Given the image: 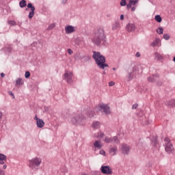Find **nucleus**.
<instances>
[{
    "instance_id": "1",
    "label": "nucleus",
    "mask_w": 175,
    "mask_h": 175,
    "mask_svg": "<svg viewBox=\"0 0 175 175\" xmlns=\"http://www.w3.org/2000/svg\"><path fill=\"white\" fill-rule=\"evenodd\" d=\"M92 42L96 46H106L107 38L105 29L103 27H98L93 31L91 38Z\"/></svg>"
},
{
    "instance_id": "2",
    "label": "nucleus",
    "mask_w": 175,
    "mask_h": 175,
    "mask_svg": "<svg viewBox=\"0 0 175 175\" xmlns=\"http://www.w3.org/2000/svg\"><path fill=\"white\" fill-rule=\"evenodd\" d=\"M92 57L100 69L109 68V64L106 63V57L101 55L100 52L94 51Z\"/></svg>"
},
{
    "instance_id": "3",
    "label": "nucleus",
    "mask_w": 175,
    "mask_h": 175,
    "mask_svg": "<svg viewBox=\"0 0 175 175\" xmlns=\"http://www.w3.org/2000/svg\"><path fill=\"white\" fill-rule=\"evenodd\" d=\"M127 81H132L133 79H136L139 76V66L134 63L130 64L126 70Z\"/></svg>"
},
{
    "instance_id": "4",
    "label": "nucleus",
    "mask_w": 175,
    "mask_h": 175,
    "mask_svg": "<svg viewBox=\"0 0 175 175\" xmlns=\"http://www.w3.org/2000/svg\"><path fill=\"white\" fill-rule=\"evenodd\" d=\"M41 163H42V159L39 157H34L28 161L27 166L31 170H39V167Z\"/></svg>"
},
{
    "instance_id": "5",
    "label": "nucleus",
    "mask_w": 175,
    "mask_h": 175,
    "mask_svg": "<svg viewBox=\"0 0 175 175\" xmlns=\"http://www.w3.org/2000/svg\"><path fill=\"white\" fill-rule=\"evenodd\" d=\"M85 120H87V118L83 115L76 114L71 118V123L72 125H79Z\"/></svg>"
},
{
    "instance_id": "6",
    "label": "nucleus",
    "mask_w": 175,
    "mask_h": 175,
    "mask_svg": "<svg viewBox=\"0 0 175 175\" xmlns=\"http://www.w3.org/2000/svg\"><path fill=\"white\" fill-rule=\"evenodd\" d=\"M165 142V150L168 154H172L174 151V147L173 144L170 142V139L169 137H165L164 139Z\"/></svg>"
},
{
    "instance_id": "7",
    "label": "nucleus",
    "mask_w": 175,
    "mask_h": 175,
    "mask_svg": "<svg viewBox=\"0 0 175 175\" xmlns=\"http://www.w3.org/2000/svg\"><path fill=\"white\" fill-rule=\"evenodd\" d=\"M73 73L72 72H65L63 77V80H66L68 84H72L73 83Z\"/></svg>"
},
{
    "instance_id": "8",
    "label": "nucleus",
    "mask_w": 175,
    "mask_h": 175,
    "mask_svg": "<svg viewBox=\"0 0 175 175\" xmlns=\"http://www.w3.org/2000/svg\"><path fill=\"white\" fill-rule=\"evenodd\" d=\"M27 8L25 9L26 11H28V9H30L31 11L29 13L28 18L31 20L35 16V6L32 3H29L27 5Z\"/></svg>"
},
{
    "instance_id": "9",
    "label": "nucleus",
    "mask_w": 175,
    "mask_h": 175,
    "mask_svg": "<svg viewBox=\"0 0 175 175\" xmlns=\"http://www.w3.org/2000/svg\"><path fill=\"white\" fill-rule=\"evenodd\" d=\"M100 170L103 174H111L113 173V170L109 165L101 166Z\"/></svg>"
},
{
    "instance_id": "10",
    "label": "nucleus",
    "mask_w": 175,
    "mask_h": 175,
    "mask_svg": "<svg viewBox=\"0 0 175 175\" xmlns=\"http://www.w3.org/2000/svg\"><path fill=\"white\" fill-rule=\"evenodd\" d=\"M100 110H103L105 114H110V107L108 105L103 104L98 105Z\"/></svg>"
},
{
    "instance_id": "11",
    "label": "nucleus",
    "mask_w": 175,
    "mask_h": 175,
    "mask_svg": "<svg viewBox=\"0 0 175 175\" xmlns=\"http://www.w3.org/2000/svg\"><path fill=\"white\" fill-rule=\"evenodd\" d=\"M127 32H133L136 29V25L134 23H129L126 26Z\"/></svg>"
},
{
    "instance_id": "12",
    "label": "nucleus",
    "mask_w": 175,
    "mask_h": 175,
    "mask_svg": "<svg viewBox=\"0 0 175 175\" xmlns=\"http://www.w3.org/2000/svg\"><path fill=\"white\" fill-rule=\"evenodd\" d=\"M130 148L126 144H123L122 146V152L124 155H128L129 154Z\"/></svg>"
},
{
    "instance_id": "13",
    "label": "nucleus",
    "mask_w": 175,
    "mask_h": 175,
    "mask_svg": "<svg viewBox=\"0 0 175 175\" xmlns=\"http://www.w3.org/2000/svg\"><path fill=\"white\" fill-rule=\"evenodd\" d=\"M75 31H76V29H75V27L72 25H68L65 27V32L67 34L73 33Z\"/></svg>"
},
{
    "instance_id": "14",
    "label": "nucleus",
    "mask_w": 175,
    "mask_h": 175,
    "mask_svg": "<svg viewBox=\"0 0 175 175\" xmlns=\"http://www.w3.org/2000/svg\"><path fill=\"white\" fill-rule=\"evenodd\" d=\"M155 77H157V79H159V74H155L148 77V81H149L150 83H154V81H157Z\"/></svg>"
},
{
    "instance_id": "15",
    "label": "nucleus",
    "mask_w": 175,
    "mask_h": 175,
    "mask_svg": "<svg viewBox=\"0 0 175 175\" xmlns=\"http://www.w3.org/2000/svg\"><path fill=\"white\" fill-rule=\"evenodd\" d=\"M117 151H118V148H117V146L109 148V150L110 155H112L113 157L117 154Z\"/></svg>"
},
{
    "instance_id": "16",
    "label": "nucleus",
    "mask_w": 175,
    "mask_h": 175,
    "mask_svg": "<svg viewBox=\"0 0 175 175\" xmlns=\"http://www.w3.org/2000/svg\"><path fill=\"white\" fill-rule=\"evenodd\" d=\"M86 116H88L89 118H92V117L95 116V111H94V109L89 108L86 113Z\"/></svg>"
},
{
    "instance_id": "17",
    "label": "nucleus",
    "mask_w": 175,
    "mask_h": 175,
    "mask_svg": "<svg viewBox=\"0 0 175 175\" xmlns=\"http://www.w3.org/2000/svg\"><path fill=\"white\" fill-rule=\"evenodd\" d=\"M151 144L152 146H153V147H157V144H158V137L153 136L151 138Z\"/></svg>"
},
{
    "instance_id": "18",
    "label": "nucleus",
    "mask_w": 175,
    "mask_h": 175,
    "mask_svg": "<svg viewBox=\"0 0 175 175\" xmlns=\"http://www.w3.org/2000/svg\"><path fill=\"white\" fill-rule=\"evenodd\" d=\"M36 125L38 128H43V126H44V121L42 119H40L36 122Z\"/></svg>"
},
{
    "instance_id": "19",
    "label": "nucleus",
    "mask_w": 175,
    "mask_h": 175,
    "mask_svg": "<svg viewBox=\"0 0 175 175\" xmlns=\"http://www.w3.org/2000/svg\"><path fill=\"white\" fill-rule=\"evenodd\" d=\"M154 55V59H157V61H162V59H163V57L162 56V55L158 53H155Z\"/></svg>"
},
{
    "instance_id": "20",
    "label": "nucleus",
    "mask_w": 175,
    "mask_h": 175,
    "mask_svg": "<svg viewBox=\"0 0 175 175\" xmlns=\"http://www.w3.org/2000/svg\"><path fill=\"white\" fill-rule=\"evenodd\" d=\"M94 146L95 148H97V150H100V148H102V144H100L99 141H95Z\"/></svg>"
},
{
    "instance_id": "21",
    "label": "nucleus",
    "mask_w": 175,
    "mask_h": 175,
    "mask_svg": "<svg viewBox=\"0 0 175 175\" xmlns=\"http://www.w3.org/2000/svg\"><path fill=\"white\" fill-rule=\"evenodd\" d=\"M159 42H161V40L159 38H156L155 41H153L151 42L150 46L151 47H155L157 44H159Z\"/></svg>"
},
{
    "instance_id": "22",
    "label": "nucleus",
    "mask_w": 175,
    "mask_h": 175,
    "mask_svg": "<svg viewBox=\"0 0 175 175\" xmlns=\"http://www.w3.org/2000/svg\"><path fill=\"white\" fill-rule=\"evenodd\" d=\"M100 125V122L98 121L94 122L92 124V128H93L94 129H98Z\"/></svg>"
},
{
    "instance_id": "23",
    "label": "nucleus",
    "mask_w": 175,
    "mask_h": 175,
    "mask_svg": "<svg viewBox=\"0 0 175 175\" xmlns=\"http://www.w3.org/2000/svg\"><path fill=\"white\" fill-rule=\"evenodd\" d=\"M19 6L20 8H25L27 6V1L25 0H22L19 2Z\"/></svg>"
},
{
    "instance_id": "24",
    "label": "nucleus",
    "mask_w": 175,
    "mask_h": 175,
    "mask_svg": "<svg viewBox=\"0 0 175 175\" xmlns=\"http://www.w3.org/2000/svg\"><path fill=\"white\" fill-rule=\"evenodd\" d=\"M23 84H24V82H23V79L18 78L16 81V85H23Z\"/></svg>"
},
{
    "instance_id": "25",
    "label": "nucleus",
    "mask_w": 175,
    "mask_h": 175,
    "mask_svg": "<svg viewBox=\"0 0 175 175\" xmlns=\"http://www.w3.org/2000/svg\"><path fill=\"white\" fill-rule=\"evenodd\" d=\"M154 20H156L157 23H162V17H161V15H156Z\"/></svg>"
},
{
    "instance_id": "26",
    "label": "nucleus",
    "mask_w": 175,
    "mask_h": 175,
    "mask_svg": "<svg viewBox=\"0 0 175 175\" xmlns=\"http://www.w3.org/2000/svg\"><path fill=\"white\" fill-rule=\"evenodd\" d=\"M118 27H120V23H118V22H116L114 24H113L112 25L113 31H116V29H117V28H118Z\"/></svg>"
},
{
    "instance_id": "27",
    "label": "nucleus",
    "mask_w": 175,
    "mask_h": 175,
    "mask_svg": "<svg viewBox=\"0 0 175 175\" xmlns=\"http://www.w3.org/2000/svg\"><path fill=\"white\" fill-rule=\"evenodd\" d=\"M8 159V157L5 155L4 154L0 153V161H5Z\"/></svg>"
},
{
    "instance_id": "28",
    "label": "nucleus",
    "mask_w": 175,
    "mask_h": 175,
    "mask_svg": "<svg viewBox=\"0 0 175 175\" xmlns=\"http://www.w3.org/2000/svg\"><path fill=\"white\" fill-rule=\"evenodd\" d=\"M112 143H116L118 144L120 143V140L118 139V137L114 136L112 137Z\"/></svg>"
},
{
    "instance_id": "29",
    "label": "nucleus",
    "mask_w": 175,
    "mask_h": 175,
    "mask_svg": "<svg viewBox=\"0 0 175 175\" xmlns=\"http://www.w3.org/2000/svg\"><path fill=\"white\" fill-rule=\"evenodd\" d=\"M8 24H9L10 25H12V27L17 25V23H16V21H12V20L8 21Z\"/></svg>"
},
{
    "instance_id": "30",
    "label": "nucleus",
    "mask_w": 175,
    "mask_h": 175,
    "mask_svg": "<svg viewBox=\"0 0 175 175\" xmlns=\"http://www.w3.org/2000/svg\"><path fill=\"white\" fill-rule=\"evenodd\" d=\"M157 32L159 33V35H162L163 33V27H159L157 29Z\"/></svg>"
},
{
    "instance_id": "31",
    "label": "nucleus",
    "mask_w": 175,
    "mask_h": 175,
    "mask_svg": "<svg viewBox=\"0 0 175 175\" xmlns=\"http://www.w3.org/2000/svg\"><path fill=\"white\" fill-rule=\"evenodd\" d=\"M105 143H113L112 137L109 138V137H105Z\"/></svg>"
},
{
    "instance_id": "32",
    "label": "nucleus",
    "mask_w": 175,
    "mask_h": 175,
    "mask_svg": "<svg viewBox=\"0 0 175 175\" xmlns=\"http://www.w3.org/2000/svg\"><path fill=\"white\" fill-rule=\"evenodd\" d=\"M169 106H172V107H175V100H171L168 103Z\"/></svg>"
},
{
    "instance_id": "33",
    "label": "nucleus",
    "mask_w": 175,
    "mask_h": 175,
    "mask_svg": "<svg viewBox=\"0 0 175 175\" xmlns=\"http://www.w3.org/2000/svg\"><path fill=\"white\" fill-rule=\"evenodd\" d=\"M25 79H29V77H31V72H29V71H26L25 73Z\"/></svg>"
},
{
    "instance_id": "34",
    "label": "nucleus",
    "mask_w": 175,
    "mask_h": 175,
    "mask_svg": "<svg viewBox=\"0 0 175 175\" xmlns=\"http://www.w3.org/2000/svg\"><path fill=\"white\" fill-rule=\"evenodd\" d=\"M55 27V24L54 23H51L48 26V29L50 31L51 29H53V28Z\"/></svg>"
},
{
    "instance_id": "35",
    "label": "nucleus",
    "mask_w": 175,
    "mask_h": 175,
    "mask_svg": "<svg viewBox=\"0 0 175 175\" xmlns=\"http://www.w3.org/2000/svg\"><path fill=\"white\" fill-rule=\"evenodd\" d=\"M129 2L131 5H135L137 2H139V0H129Z\"/></svg>"
},
{
    "instance_id": "36",
    "label": "nucleus",
    "mask_w": 175,
    "mask_h": 175,
    "mask_svg": "<svg viewBox=\"0 0 175 175\" xmlns=\"http://www.w3.org/2000/svg\"><path fill=\"white\" fill-rule=\"evenodd\" d=\"M12 50L13 49L12 48V46L5 47V51H7L8 53H12Z\"/></svg>"
},
{
    "instance_id": "37",
    "label": "nucleus",
    "mask_w": 175,
    "mask_h": 175,
    "mask_svg": "<svg viewBox=\"0 0 175 175\" xmlns=\"http://www.w3.org/2000/svg\"><path fill=\"white\" fill-rule=\"evenodd\" d=\"M120 6H126V0H121Z\"/></svg>"
},
{
    "instance_id": "38",
    "label": "nucleus",
    "mask_w": 175,
    "mask_h": 175,
    "mask_svg": "<svg viewBox=\"0 0 175 175\" xmlns=\"http://www.w3.org/2000/svg\"><path fill=\"white\" fill-rule=\"evenodd\" d=\"M163 39L165 40H169V39H170V36H169L167 33H165L163 35Z\"/></svg>"
},
{
    "instance_id": "39",
    "label": "nucleus",
    "mask_w": 175,
    "mask_h": 175,
    "mask_svg": "<svg viewBox=\"0 0 175 175\" xmlns=\"http://www.w3.org/2000/svg\"><path fill=\"white\" fill-rule=\"evenodd\" d=\"M126 9L129 10L132 8V4L129 2L128 4L126 5Z\"/></svg>"
},
{
    "instance_id": "40",
    "label": "nucleus",
    "mask_w": 175,
    "mask_h": 175,
    "mask_svg": "<svg viewBox=\"0 0 175 175\" xmlns=\"http://www.w3.org/2000/svg\"><path fill=\"white\" fill-rule=\"evenodd\" d=\"M113 85H116V83L114 81H109V87H113Z\"/></svg>"
},
{
    "instance_id": "41",
    "label": "nucleus",
    "mask_w": 175,
    "mask_h": 175,
    "mask_svg": "<svg viewBox=\"0 0 175 175\" xmlns=\"http://www.w3.org/2000/svg\"><path fill=\"white\" fill-rule=\"evenodd\" d=\"M139 107V104L135 103L132 106V109H137V107Z\"/></svg>"
},
{
    "instance_id": "42",
    "label": "nucleus",
    "mask_w": 175,
    "mask_h": 175,
    "mask_svg": "<svg viewBox=\"0 0 175 175\" xmlns=\"http://www.w3.org/2000/svg\"><path fill=\"white\" fill-rule=\"evenodd\" d=\"M92 175H100V171H94L93 172Z\"/></svg>"
},
{
    "instance_id": "43",
    "label": "nucleus",
    "mask_w": 175,
    "mask_h": 175,
    "mask_svg": "<svg viewBox=\"0 0 175 175\" xmlns=\"http://www.w3.org/2000/svg\"><path fill=\"white\" fill-rule=\"evenodd\" d=\"M99 154H100V155H106V152L103 150H100Z\"/></svg>"
},
{
    "instance_id": "44",
    "label": "nucleus",
    "mask_w": 175,
    "mask_h": 175,
    "mask_svg": "<svg viewBox=\"0 0 175 175\" xmlns=\"http://www.w3.org/2000/svg\"><path fill=\"white\" fill-rule=\"evenodd\" d=\"M68 53L70 55H72L73 54V51L70 49H68Z\"/></svg>"
},
{
    "instance_id": "45",
    "label": "nucleus",
    "mask_w": 175,
    "mask_h": 175,
    "mask_svg": "<svg viewBox=\"0 0 175 175\" xmlns=\"http://www.w3.org/2000/svg\"><path fill=\"white\" fill-rule=\"evenodd\" d=\"M8 94L14 99V94H13L12 91H9Z\"/></svg>"
},
{
    "instance_id": "46",
    "label": "nucleus",
    "mask_w": 175,
    "mask_h": 175,
    "mask_svg": "<svg viewBox=\"0 0 175 175\" xmlns=\"http://www.w3.org/2000/svg\"><path fill=\"white\" fill-rule=\"evenodd\" d=\"M99 137H100V139H103V137H105V134L100 133V135H99Z\"/></svg>"
},
{
    "instance_id": "47",
    "label": "nucleus",
    "mask_w": 175,
    "mask_h": 175,
    "mask_svg": "<svg viewBox=\"0 0 175 175\" xmlns=\"http://www.w3.org/2000/svg\"><path fill=\"white\" fill-rule=\"evenodd\" d=\"M0 175H5V171L3 170L0 169Z\"/></svg>"
},
{
    "instance_id": "48",
    "label": "nucleus",
    "mask_w": 175,
    "mask_h": 175,
    "mask_svg": "<svg viewBox=\"0 0 175 175\" xmlns=\"http://www.w3.org/2000/svg\"><path fill=\"white\" fill-rule=\"evenodd\" d=\"M34 120L36 121V122H38V121H39V120H40V118H38V116L36 115V116L34 117Z\"/></svg>"
},
{
    "instance_id": "49",
    "label": "nucleus",
    "mask_w": 175,
    "mask_h": 175,
    "mask_svg": "<svg viewBox=\"0 0 175 175\" xmlns=\"http://www.w3.org/2000/svg\"><path fill=\"white\" fill-rule=\"evenodd\" d=\"M5 160H0V165H5Z\"/></svg>"
},
{
    "instance_id": "50",
    "label": "nucleus",
    "mask_w": 175,
    "mask_h": 175,
    "mask_svg": "<svg viewBox=\"0 0 175 175\" xmlns=\"http://www.w3.org/2000/svg\"><path fill=\"white\" fill-rule=\"evenodd\" d=\"M3 116V113H2V112L0 111V122L1 121H2V116Z\"/></svg>"
},
{
    "instance_id": "51",
    "label": "nucleus",
    "mask_w": 175,
    "mask_h": 175,
    "mask_svg": "<svg viewBox=\"0 0 175 175\" xmlns=\"http://www.w3.org/2000/svg\"><path fill=\"white\" fill-rule=\"evenodd\" d=\"M136 10V7H131V12H135Z\"/></svg>"
},
{
    "instance_id": "52",
    "label": "nucleus",
    "mask_w": 175,
    "mask_h": 175,
    "mask_svg": "<svg viewBox=\"0 0 175 175\" xmlns=\"http://www.w3.org/2000/svg\"><path fill=\"white\" fill-rule=\"evenodd\" d=\"M135 57H140V53L137 52L135 54Z\"/></svg>"
},
{
    "instance_id": "53",
    "label": "nucleus",
    "mask_w": 175,
    "mask_h": 175,
    "mask_svg": "<svg viewBox=\"0 0 175 175\" xmlns=\"http://www.w3.org/2000/svg\"><path fill=\"white\" fill-rule=\"evenodd\" d=\"M7 167H8V165H6V164H4V165H3V169L4 170H6Z\"/></svg>"
},
{
    "instance_id": "54",
    "label": "nucleus",
    "mask_w": 175,
    "mask_h": 175,
    "mask_svg": "<svg viewBox=\"0 0 175 175\" xmlns=\"http://www.w3.org/2000/svg\"><path fill=\"white\" fill-rule=\"evenodd\" d=\"M157 85H162V82L161 81H157Z\"/></svg>"
},
{
    "instance_id": "55",
    "label": "nucleus",
    "mask_w": 175,
    "mask_h": 175,
    "mask_svg": "<svg viewBox=\"0 0 175 175\" xmlns=\"http://www.w3.org/2000/svg\"><path fill=\"white\" fill-rule=\"evenodd\" d=\"M120 20H124V14L120 15Z\"/></svg>"
},
{
    "instance_id": "56",
    "label": "nucleus",
    "mask_w": 175,
    "mask_h": 175,
    "mask_svg": "<svg viewBox=\"0 0 175 175\" xmlns=\"http://www.w3.org/2000/svg\"><path fill=\"white\" fill-rule=\"evenodd\" d=\"M1 77H5V73L1 72Z\"/></svg>"
},
{
    "instance_id": "57",
    "label": "nucleus",
    "mask_w": 175,
    "mask_h": 175,
    "mask_svg": "<svg viewBox=\"0 0 175 175\" xmlns=\"http://www.w3.org/2000/svg\"><path fill=\"white\" fill-rule=\"evenodd\" d=\"M66 2H68V0H62L63 3H66Z\"/></svg>"
},
{
    "instance_id": "58",
    "label": "nucleus",
    "mask_w": 175,
    "mask_h": 175,
    "mask_svg": "<svg viewBox=\"0 0 175 175\" xmlns=\"http://www.w3.org/2000/svg\"><path fill=\"white\" fill-rule=\"evenodd\" d=\"M81 175H88L87 173H82Z\"/></svg>"
},
{
    "instance_id": "59",
    "label": "nucleus",
    "mask_w": 175,
    "mask_h": 175,
    "mask_svg": "<svg viewBox=\"0 0 175 175\" xmlns=\"http://www.w3.org/2000/svg\"><path fill=\"white\" fill-rule=\"evenodd\" d=\"M113 70H116V68H113Z\"/></svg>"
},
{
    "instance_id": "60",
    "label": "nucleus",
    "mask_w": 175,
    "mask_h": 175,
    "mask_svg": "<svg viewBox=\"0 0 175 175\" xmlns=\"http://www.w3.org/2000/svg\"><path fill=\"white\" fill-rule=\"evenodd\" d=\"M103 74H104V75H106V72H104Z\"/></svg>"
}]
</instances>
